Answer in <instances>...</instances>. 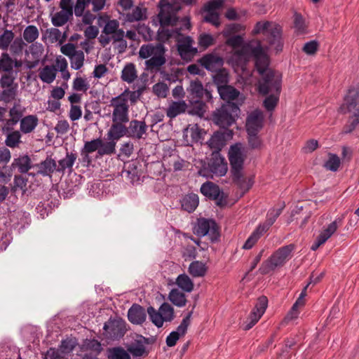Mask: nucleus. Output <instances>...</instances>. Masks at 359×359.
Listing matches in <instances>:
<instances>
[{
    "mask_svg": "<svg viewBox=\"0 0 359 359\" xmlns=\"http://www.w3.org/2000/svg\"><path fill=\"white\" fill-rule=\"evenodd\" d=\"M54 171H57V164L51 158H46L39 165V173L43 176H50Z\"/></svg>",
    "mask_w": 359,
    "mask_h": 359,
    "instance_id": "a19ab883",
    "label": "nucleus"
},
{
    "mask_svg": "<svg viewBox=\"0 0 359 359\" xmlns=\"http://www.w3.org/2000/svg\"><path fill=\"white\" fill-rule=\"evenodd\" d=\"M222 7V0H211L204 8V21L215 27L220 25L219 11Z\"/></svg>",
    "mask_w": 359,
    "mask_h": 359,
    "instance_id": "4468645a",
    "label": "nucleus"
},
{
    "mask_svg": "<svg viewBox=\"0 0 359 359\" xmlns=\"http://www.w3.org/2000/svg\"><path fill=\"white\" fill-rule=\"evenodd\" d=\"M201 192L206 197L216 200L219 205L225 203L223 193L221 192L219 187L211 182L203 183L201 187Z\"/></svg>",
    "mask_w": 359,
    "mask_h": 359,
    "instance_id": "412c9836",
    "label": "nucleus"
},
{
    "mask_svg": "<svg viewBox=\"0 0 359 359\" xmlns=\"http://www.w3.org/2000/svg\"><path fill=\"white\" fill-rule=\"evenodd\" d=\"M194 233L201 237L208 235L211 239L216 238L218 236L217 224L213 219H198L194 226Z\"/></svg>",
    "mask_w": 359,
    "mask_h": 359,
    "instance_id": "2eb2a0df",
    "label": "nucleus"
},
{
    "mask_svg": "<svg viewBox=\"0 0 359 359\" xmlns=\"http://www.w3.org/2000/svg\"><path fill=\"white\" fill-rule=\"evenodd\" d=\"M201 64L206 69L215 72L222 68L224 64L223 59L213 53L204 55L200 60Z\"/></svg>",
    "mask_w": 359,
    "mask_h": 359,
    "instance_id": "b1692460",
    "label": "nucleus"
},
{
    "mask_svg": "<svg viewBox=\"0 0 359 359\" xmlns=\"http://www.w3.org/2000/svg\"><path fill=\"white\" fill-rule=\"evenodd\" d=\"M239 111L235 103H226L214 114V121L222 128H227L235 122V116H238Z\"/></svg>",
    "mask_w": 359,
    "mask_h": 359,
    "instance_id": "6e6552de",
    "label": "nucleus"
},
{
    "mask_svg": "<svg viewBox=\"0 0 359 359\" xmlns=\"http://www.w3.org/2000/svg\"><path fill=\"white\" fill-rule=\"evenodd\" d=\"M187 109V104L185 101H172L167 107L165 113L168 117L173 118L180 114L184 113Z\"/></svg>",
    "mask_w": 359,
    "mask_h": 359,
    "instance_id": "2f4dec72",
    "label": "nucleus"
},
{
    "mask_svg": "<svg viewBox=\"0 0 359 359\" xmlns=\"http://www.w3.org/2000/svg\"><path fill=\"white\" fill-rule=\"evenodd\" d=\"M39 123V119L36 115H28L20 121V132L28 134L34 130Z\"/></svg>",
    "mask_w": 359,
    "mask_h": 359,
    "instance_id": "473e14b6",
    "label": "nucleus"
},
{
    "mask_svg": "<svg viewBox=\"0 0 359 359\" xmlns=\"http://www.w3.org/2000/svg\"><path fill=\"white\" fill-rule=\"evenodd\" d=\"M20 66V63L17 60L14 61L7 53H3L1 54L0 57V71L11 72L13 67H18Z\"/></svg>",
    "mask_w": 359,
    "mask_h": 359,
    "instance_id": "58836bf2",
    "label": "nucleus"
},
{
    "mask_svg": "<svg viewBox=\"0 0 359 359\" xmlns=\"http://www.w3.org/2000/svg\"><path fill=\"white\" fill-rule=\"evenodd\" d=\"M282 212V208H271L270 209L266 215V222L259 225V226L262 229V231H266L269 227L275 222L276 219L279 217Z\"/></svg>",
    "mask_w": 359,
    "mask_h": 359,
    "instance_id": "8fccbe9b",
    "label": "nucleus"
},
{
    "mask_svg": "<svg viewBox=\"0 0 359 359\" xmlns=\"http://www.w3.org/2000/svg\"><path fill=\"white\" fill-rule=\"evenodd\" d=\"M128 318L133 324H141L146 320V313L143 307L133 304L128 310Z\"/></svg>",
    "mask_w": 359,
    "mask_h": 359,
    "instance_id": "c756f323",
    "label": "nucleus"
},
{
    "mask_svg": "<svg viewBox=\"0 0 359 359\" xmlns=\"http://www.w3.org/2000/svg\"><path fill=\"white\" fill-rule=\"evenodd\" d=\"M282 33V27L272 21L257 22L252 31L253 35L262 34L264 40L269 44V47L276 53L283 50Z\"/></svg>",
    "mask_w": 359,
    "mask_h": 359,
    "instance_id": "7ed1b4c3",
    "label": "nucleus"
},
{
    "mask_svg": "<svg viewBox=\"0 0 359 359\" xmlns=\"http://www.w3.org/2000/svg\"><path fill=\"white\" fill-rule=\"evenodd\" d=\"M12 166L14 168H18L20 173H26L31 168V160L27 155L20 156L17 158H15Z\"/></svg>",
    "mask_w": 359,
    "mask_h": 359,
    "instance_id": "49530a36",
    "label": "nucleus"
},
{
    "mask_svg": "<svg viewBox=\"0 0 359 359\" xmlns=\"http://www.w3.org/2000/svg\"><path fill=\"white\" fill-rule=\"evenodd\" d=\"M43 53V46L41 43H34L29 46L25 52V63L28 69L36 67Z\"/></svg>",
    "mask_w": 359,
    "mask_h": 359,
    "instance_id": "a211bd4d",
    "label": "nucleus"
},
{
    "mask_svg": "<svg viewBox=\"0 0 359 359\" xmlns=\"http://www.w3.org/2000/svg\"><path fill=\"white\" fill-rule=\"evenodd\" d=\"M193 314V310L189 311L187 315L182 319L180 325L177 327L176 330L172 331L166 338V344L168 346H174L178 339L185 335L188 327L191 323V318Z\"/></svg>",
    "mask_w": 359,
    "mask_h": 359,
    "instance_id": "f3484780",
    "label": "nucleus"
},
{
    "mask_svg": "<svg viewBox=\"0 0 359 359\" xmlns=\"http://www.w3.org/2000/svg\"><path fill=\"white\" fill-rule=\"evenodd\" d=\"M250 41H248V43H250ZM226 43H227L229 46H230L233 47V48H238V47L241 46V49H239V50H236L233 52V56H232V57H233V60H234L237 63L241 64V65H243V64H245V63H246V62H241V61L239 60V59L235 56V54H236L237 52L240 51V50L242 49V48H243L245 45H246V44H247V43H245V44H243V37H242L241 36H240V35H236V36H233L230 37L229 39H227V41H226Z\"/></svg>",
    "mask_w": 359,
    "mask_h": 359,
    "instance_id": "de8ad7c7",
    "label": "nucleus"
},
{
    "mask_svg": "<svg viewBox=\"0 0 359 359\" xmlns=\"http://www.w3.org/2000/svg\"><path fill=\"white\" fill-rule=\"evenodd\" d=\"M14 39V33L6 29L0 35V48L6 50Z\"/></svg>",
    "mask_w": 359,
    "mask_h": 359,
    "instance_id": "052dcab7",
    "label": "nucleus"
},
{
    "mask_svg": "<svg viewBox=\"0 0 359 359\" xmlns=\"http://www.w3.org/2000/svg\"><path fill=\"white\" fill-rule=\"evenodd\" d=\"M280 93H269L263 102V105L267 111H273L276 107Z\"/></svg>",
    "mask_w": 359,
    "mask_h": 359,
    "instance_id": "13d9d810",
    "label": "nucleus"
},
{
    "mask_svg": "<svg viewBox=\"0 0 359 359\" xmlns=\"http://www.w3.org/2000/svg\"><path fill=\"white\" fill-rule=\"evenodd\" d=\"M359 124L358 118H353L348 116V120L343 128V133L348 134L353 132Z\"/></svg>",
    "mask_w": 359,
    "mask_h": 359,
    "instance_id": "774afa93",
    "label": "nucleus"
},
{
    "mask_svg": "<svg viewBox=\"0 0 359 359\" xmlns=\"http://www.w3.org/2000/svg\"><path fill=\"white\" fill-rule=\"evenodd\" d=\"M264 232L266 231H262L259 226L247 239L243 248L246 250L251 249Z\"/></svg>",
    "mask_w": 359,
    "mask_h": 359,
    "instance_id": "6e6d98bb",
    "label": "nucleus"
},
{
    "mask_svg": "<svg viewBox=\"0 0 359 359\" xmlns=\"http://www.w3.org/2000/svg\"><path fill=\"white\" fill-rule=\"evenodd\" d=\"M103 328L106 337L112 340L121 338L125 333L124 324L118 320H109L104 323Z\"/></svg>",
    "mask_w": 359,
    "mask_h": 359,
    "instance_id": "4be33fe9",
    "label": "nucleus"
},
{
    "mask_svg": "<svg viewBox=\"0 0 359 359\" xmlns=\"http://www.w3.org/2000/svg\"><path fill=\"white\" fill-rule=\"evenodd\" d=\"M122 123H113L107 134V142L114 143L115 150L116 142L127 133V128Z\"/></svg>",
    "mask_w": 359,
    "mask_h": 359,
    "instance_id": "bb28decb",
    "label": "nucleus"
},
{
    "mask_svg": "<svg viewBox=\"0 0 359 359\" xmlns=\"http://www.w3.org/2000/svg\"><path fill=\"white\" fill-rule=\"evenodd\" d=\"M159 13L158 18L161 25V28L158 32L163 29H168L167 27H172L171 29H175L177 27L179 18L177 13L181 9V6L177 1L170 3L168 0H161L158 4Z\"/></svg>",
    "mask_w": 359,
    "mask_h": 359,
    "instance_id": "39448f33",
    "label": "nucleus"
},
{
    "mask_svg": "<svg viewBox=\"0 0 359 359\" xmlns=\"http://www.w3.org/2000/svg\"><path fill=\"white\" fill-rule=\"evenodd\" d=\"M188 93V98L191 104L194 102H198L201 100L203 95H205L207 98H210V93L205 90L203 84L198 80L191 81L189 87L187 89Z\"/></svg>",
    "mask_w": 359,
    "mask_h": 359,
    "instance_id": "aec40b11",
    "label": "nucleus"
},
{
    "mask_svg": "<svg viewBox=\"0 0 359 359\" xmlns=\"http://www.w3.org/2000/svg\"><path fill=\"white\" fill-rule=\"evenodd\" d=\"M209 166L210 172L217 177L225 175L228 170L225 159L221 157L213 158Z\"/></svg>",
    "mask_w": 359,
    "mask_h": 359,
    "instance_id": "7c9ffc66",
    "label": "nucleus"
},
{
    "mask_svg": "<svg viewBox=\"0 0 359 359\" xmlns=\"http://www.w3.org/2000/svg\"><path fill=\"white\" fill-rule=\"evenodd\" d=\"M218 92L221 98L228 102L236 100L240 95V92L234 87L231 86H218Z\"/></svg>",
    "mask_w": 359,
    "mask_h": 359,
    "instance_id": "c9c22d12",
    "label": "nucleus"
},
{
    "mask_svg": "<svg viewBox=\"0 0 359 359\" xmlns=\"http://www.w3.org/2000/svg\"><path fill=\"white\" fill-rule=\"evenodd\" d=\"M184 137L189 142H197L201 138V130L197 124L190 125L184 130Z\"/></svg>",
    "mask_w": 359,
    "mask_h": 359,
    "instance_id": "4c0bfd02",
    "label": "nucleus"
},
{
    "mask_svg": "<svg viewBox=\"0 0 359 359\" xmlns=\"http://www.w3.org/2000/svg\"><path fill=\"white\" fill-rule=\"evenodd\" d=\"M165 48L162 43H147L140 46L138 55L145 59V68L148 71H157L166 62Z\"/></svg>",
    "mask_w": 359,
    "mask_h": 359,
    "instance_id": "20e7f679",
    "label": "nucleus"
},
{
    "mask_svg": "<svg viewBox=\"0 0 359 359\" xmlns=\"http://www.w3.org/2000/svg\"><path fill=\"white\" fill-rule=\"evenodd\" d=\"M264 123L263 112L256 109L248 114L246 120V130L248 134L258 133L262 128Z\"/></svg>",
    "mask_w": 359,
    "mask_h": 359,
    "instance_id": "6ab92c4d",
    "label": "nucleus"
},
{
    "mask_svg": "<svg viewBox=\"0 0 359 359\" xmlns=\"http://www.w3.org/2000/svg\"><path fill=\"white\" fill-rule=\"evenodd\" d=\"M57 72L54 65H46L39 69V78L42 82L50 84L55 81Z\"/></svg>",
    "mask_w": 359,
    "mask_h": 359,
    "instance_id": "72a5a7b5",
    "label": "nucleus"
},
{
    "mask_svg": "<svg viewBox=\"0 0 359 359\" xmlns=\"http://www.w3.org/2000/svg\"><path fill=\"white\" fill-rule=\"evenodd\" d=\"M225 135L222 132H215L208 141V146L215 151H220L225 145Z\"/></svg>",
    "mask_w": 359,
    "mask_h": 359,
    "instance_id": "37998d69",
    "label": "nucleus"
},
{
    "mask_svg": "<svg viewBox=\"0 0 359 359\" xmlns=\"http://www.w3.org/2000/svg\"><path fill=\"white\" fill-rule=\"evenodd\" d=\"M233 183L241 189L243 194L247 192L253 185V177H246L242 171L231 172Z\"/></svg>",
    "mask_w": 359,
    "mask_h": 359,
    "instance_id": "cd10ccee",
    "label": "nucleus"
},
{
    "mask_svg": "<svg viewBox=\"0 0 359 359\" xmlns=\"http://www.w3.org/2000/svg\"><path fill=\"white\" fill-rule=\"evenodd\" d=\"M247 156V148L241 143H236L229 148L228 157L231 165V172L242 171Z\"/></svg>",
    "mask_w": 359,
    "mask_h": 359,
    "instance_id": "f8f14e48",
    "label": "nucleus"
},
{
    "mask_svg": "<svg viewBox=\"0 0 359 359\" xmlns=\"http://www.w3.org/2000/svg\"><path fill=\"white\" fill-rule=\"evenodd\" d=\"M175 284L184 292H191L194 290V283L188 275L183 273L179 275L176 280Z\"/></svg>",
    "mask_w": 359,
    "mask_h": 359,
    "instance_id": "c03bdc74",
    "label": "nucleus"
},
{
    "mask_svg": "<svg viewBox=\"0 0 359 359\" xmlns=\"http://www.w3.org/2000/svg\"><path fill=\"white\" fill-rule=\"evenodd\" d=\"M61 11L55 13L51 19L52 24L55 27H61L66 24L69 18L72 16L73 11L71 7H65L63 1L60 3Z\"/></svg>",
    "mask_w": 359,
    "mask_h": 359,
    "instance_id": "393cba45",
    "label": "nucleus"
},
{
    "mask_svg": "<svg viewBox=\"0 0 359 359\" xmlns=\"http://www.w3.org/2000/svg\"><path fill=\"white\" fill-rule=\"evenodd\" d=\"M109 359H130V354L121 347L109 348L107 351Z\"/></svg>",
    "mask_w": 359,
    "mask_h": 359,
    "instance_id": "603ef678",
    "label": "nucleus"
},
{
    "mask_svg": "<svg viewBox=\"0 0 359 359\" xmlns=\"http://www.w3.org/2000/svg\"><path fill=\"white\" fill-rule=\"evenodd\" d=\"M215 42V38L212 35L207 33H202L198 36V45L204 49L212 45Z\"/></svg>",
    "mask_w": 359,
    "mask_h": 359,
    "instance_id": "69168bd1",
    "label": "nucleus"
},
{
    "mask_svg": "<svg viewBox=\"0 0 359 359\" xmlns=\"http://www.w3.org/2000/svg\"><path fill=\"white\" fill-rule=\"evenodd\" d=\"M268 305V299L266 297H260L257 299V302L252 311L249 318L245 323L243 329L245 330H249L251 329L260 319L262 315L264 313Z\"/></svg>",
    "mask_w": 359,
    "mask_h": 359,
    "instance_id": "dca6fc26",
    "label": "nucleus"
},
{
    "mask_svg": "<svg viewBox=\"0 0 359 359\" xmlns=\"http://www.w3.org/2000/svg\"><path fill=\"white\" fill-rule=\"evenodd\" d=\"M215 74L213 76V80L217 85L224 86L229 80V74L226 69L220 68L215 71Z\"/></svg>",
    "mask_w": 359,
    "mask_h": 359,
    "instance_id": "e2e57ef3",
    "label": "nucleus"
},
{
    "mask_svg": "<svg viewBox=\"0 0 359 359\" xmlns=\"http://www.w3.org/2000/svg\"><path fill=\"white\" fill-rule=\"evenodd\" d=\"M148 126L145 121L132 120L130 122L128 128H127V133L128 136L140 140L144 138V135H147Z\"/></svg>",
    "mask_w": 359,
    "mask_h": 359,
    "instance_id": "5701e85b",
    "label": "nucleus"
},
{
    "mask_svg": "<svg viewBox=\"0 0 359 359\" xmlns=\"http://www.w3.org/2000/svg\"><path fill=\"white\" fill-rule=\"evenodd\" d=\"M341 164L339 157L334 154L330 153L328 154V159L324 164V167L330 171L336 172L339 169Z\"/></svg>",
    "mask_w": 359,
    "mask_h": 359,
    "instance_id": "4d7b16f0",
    "label": "nucleus"
},
{
    "mask_svg": "<svg viewBox=\"0 0 359 359\" xmlns=\"http://www.w3.org/2000/svg\"><path fill=\"white\" fill-rule=\"evenodd\" d=\"M341 218H336L327 226L322 229L318 237L322 240L323 242L325 243L335 233L338 227L341 225Z\"/></svg>",
    "mask_w": 359,
    "mask_h": 359,
    "instance_id": "f704fd0d",
    "label": "nucleus"
},
{
    "mask_svg": "<svg viewBox=\"0 0 359 359\" xmlns=\"http://www.w3.org/2000/svg\"><path fill=\"white\" fill-rule=\"evenodd\" d=\"M20 138L21 134L20 131H12L7 135L5 143L8 147L15 148L20 142Z\"/></svg>",
    "mask_w": 359,
    "mask_h": 359,
    "instance_id": "680f3d73",
    "label": "nucleus"
},
{
    "mask_svg": "<svg viewBox=\"0 0 359 359\" xmlns=\"http://www.w3.org/2000/svg\"><path fill=\"white\" fill-rule=\"evenodd\" d=\"M147 339L138 336L137 339L128 346V352L135 358H140L146 353Z\"/></svg>",
    "mask_w": 359,
    "mask_h": 359,
    "instance_id": "c85d7f7f",
    "label": "nucleus"
},
{
    "mask_svg": "<svg viewBox=\"0 0 359 359\" xmlns=\"http://www.w3.org/2000/svg\"><path fill=\"white\" fill-rule=\"evenodd\" d=\"M293 249L294 247L292 245L279 248L267 261L262 263L259 268L260 273L267 274L276 268L283 266L291 257V252Z\"/></svg>",
    "mask_w": 359,
    "mask_h": 359,
    "instance_id": "423d86ee",
    "label": "nucleus"
},
{
    "mask_svg": "<svg viewBox=\"0 0 359 359\" xmlns=\"http://www.w3.org/2000/svg\"><path fill=\"white\" fill-rule=\"evenodd\" d=\"M294 28L297 35L304 34L306 32V25L304 18L299 13L294 14Z\"/></svg>",
    "mask_w": 359,
    "mask_h": 359,
    "instance_id": "5fc2aeb1",
    "label": "nucleus"
},
{
    "mask_svg": "<svg viewBox=\"0 0 359 359\" xmlns=\"http://www.w3.org/2000/svg\"><path fill=\"white\" fill-rule=\"evenodd\" d=\"M168 299L174 305L178 307H183L187 303L185 294L177 288L170 290Z\"/></svg>",
    "mask_w": 359,
    "mask_h": 359,
    "instance_id": "09e8293b",
    "label": "nucleus"
},
{
    "mask_svg": "<svg viewBox=\"0 0 359 359\" xmlns=\"http://www.w3.org/2000/svg\"><path fill=\"white\" fill-rule=\"evenodd\" d=\"M191 23L189 18H184L180 21V26L175 29H163L158 32V39L166 41L170 39L177 41V50L181 57L190 61L197 53V48L193 47L194 40L190 36H184L181 34L182 30H189Z\"/></svg>",
    "mask_w": 359,
    "mask_h": 359,
    "instance_id": "f03ea898",
    "label": "nucleus"
},
{
    "mask_svg": "<svg viewBox=\"0 0 359 359\" xmlns=\"http://www.w3.org/2000/svg\"><path fill=\"white\" fill-rule=\"evenodd\" d=\"M147 313L151 322L158 327H161L164 322H171L174 318V309L168 303L161 304L158 310L149 306Z\"/></svg>",
    "mask_w": 359,
    "mask_h": 359,
    "instance_id": "9b49d317",
    "label": "nucleus"
},
{
    "mask_svg": "<svg viewBox=\"0 0 359 359\" xmlns=\"http://www.w3.org/2000/svg\"><path fill=\"white\" fill-rule=\"evenodd\" d=\"M39 36V30L34 25L27 26L23 32V38L28 43H33Z\"/></svg>",
    "mask_w": 359,
    "mask_h": 359,
    "instance_id": "bf43d9fd",
    "label": "nucleus"
},
{
    "mask_svg": "<svg viewBox=\"0 0 359 359\" xmlns=\"http://www.w3.org/2000/svg\"><path fill=\"white\" fill-rule=\"evenodd\" d=\"M76 158L77 156L76 154L67 152L65 157L58 161L57 172H64L66 169L72 170Z\"/></svg>",
    "mask_w": 359,
    "mask_h": 359,
    "instance_id": "ea45409f",
    "label": "nucleus"
},
{
    "mask_svg": "<svg viewBox=\"0 0 359 359\" xmlns=\"http://www.w3.org/2000/svg\"><path fill=\"white\" fill-rule=\"evenodd\" d=\"M90 86L86 79L82 77H76L73 81V89L76 91L86 92L89 88Z\"/></svg>",
    "mask_w": 359,
    "mask_h": 359,
    "instance_id": "338daca9",
    "label": "nucleus"
},
{
    "mask_svg": "<svg viewBox=\"0 0 359 359\" xmlns=\"http://www.w3.org/2000/svg\"><path fill=\"white\" fill-rule=\"evenodd\" d=\"M110 106L114 108L111 116L113 123H126L128 122L129 104L126 92L113 97L111 100Z\"/></svg>",
    "mask_w": 359,
    "mask_h": 359,
    "instance_id": "1a4fd4ad",
    "label": "nucleus"
},
{
    "mask_svg": "<svg viewBox=\"0 0 359 359\" xmlns=\"http://www.w3.org/2000/svg\"><path fill=\"white\" fill-rule=\"evenodd\" d=\"M147 8L143 6H136L132 12L128 13L126 15V20L130 22L145 20L147 18Z\"/></svg>",
    "mask_w": 359,
    "mask_h": 359,
    "instance_id": "79ce46f5",
    "label": "nucleus"
},
{
    "mask_svg": "<svg viewBox=\"0 0 359 359\" xmlns=\"http://www.w3.org/2000/svg\"><path fill=\"white\" fill-rule=\"evenodd\" d=\"M340 110L343 114H348L351 117L359 118V91L357 89L348 90Z\"/></svg>",
    "mask_w": 359,
    "mask_h": 359,
    "instance_id": "ddd939ff",
    "label": "nucleus"
},
{
    "mask_svg": "<svg viewBox=\"0 0 359 359\" xmlns=\"http://www.w3.org/2000/svg\"><path fill=\"white\" fill-rule=\"evenodd\" d=\"M71 67L75 70L80 69L84 62L85 55L82 50H76L70 57Z\"/></svg>",
    "mask_w": 359,
    "mask_h": 359,
    "instance_id": "864d4df0",
    "label": "nucleus"
},
{
    "mask_svg": "<svg viewBox=\"0 0 359 359\" xmlns=\"http://www.w3.org/2000/svg\"><path fill=\"white\" fill-rule=\"evenodd\" d=\"M125 32L123 29H119V22L117 20H108L99 37L100 43L105 46L109 44L111 41H119L123 48L126 47V42L123 40Z\"/></svg>",
    "mask_w": 359,
    "mask_h": 359,
    "instance_id": "0eeeda50",
    "label": "nucleus"
},
{
    "mask_svg": "<svg viewBox=\"0 0 359 359\" xmlns=\"http://www.w3.org/2000/svg\"><path fill=\"white\" fill-rule=\"evenodd\" d=\"M137 78L135 65L133 63H128L121 72V79L128 83H131Z\"/></svg>",
    "mask_w": 359,
    "mask_h": 359,
    "instance_id": "a18cd8bd",
    "label": "nucleus"
},
{
    "mask_svg": "<svg viewBox=\"0 0 359 359\" xmlns=\"http://www.w3.org/2000/svg\"><path fill=\"white\" fill-rule=\"evenodd\" d=\"M97 151L100 156L115 154L114 144L112 142H104L102 139L96 138L86 141L81 149V155L88 158L90 154Z\"/></svg>",
    "mask_w": 359,
    "mask_h": 359,
    "instance_id": "9d476101",
    "label": "nucleus"
},
{
    "mask_svg": "<svg viewBox=\"0 0 359 359\" xmlns=\"http://www.w3.org/2000/svg\"><path fill=\"white\" fill-rule=\"evenodd\" d=\"M199 198L196 194H189L184 196L181 201V205L183 210L188 212H194L198 207Z\"/></svg>",
    "mask_w": 359,
    "mask_h": 359,
    "instance_id": "e433bc0d",
    "label": "nucleus"
},
{
    "mask_svg": "<svg viewBox=\"0 0 359 359\" xmlns=\"http://www.w3.org/2000/svg\"><path fill=\"white\" fill-rule=\"evenodd\" d=\"M154 93L159 97H166L169 91L168 85L163 82H158L152 87Z\"/></svg>",
    "mask_w": 359,
    "mask_h": 359,
    "instance_id": "0e129e2a",
    "label": "nucleus"
},
{
    "mask_svg": "<svg viewBox=\"0 0 359 359\" xmlns=\"http://www.w3.org/2000/svg\"><path fill=\"white\" fill-rule=\"evenodd\" d=\"M206 271L205 264L199 261L191 262L189 266V272L193 277H203L205 275Z\"/></svg>",
    "mask_w": 359,
    "mask_h": 359,
    "instance_id": "3c124183",
    "label": "nucleus"
},
{
    "mask_svg": "<svg viewBox=\"0 0 359 359\" xmlns=\"http://www.w3.org/2000/svg\"><path fill=\"white\" fill-rule=\"evenodd\" d=\"M25 112V107L20 102L14 103L13 106L9 110L10 118L6 121V127L10 128L15 126L21 120Z\"/></svg>",
    "mask_w": 359,
    "mask_h": 359,
    "instance_id": "a878e982",
    "label": "nucleus"
},
{
    "mask_svg": "<svg viewBox=\"0 0 359 359\" xmlns=\"http://www.w3.org/2000/svg\"><path fill=\"white\" fill-rule=\"evenodd\" d=\"M241 62H248L251 57L255 60V67L261 76L257 90L259 94L280 93L282 75L269 67V57L262 47L260 41L252 40L235 54Z\"/></svg>",
    "mask_w": 359,
    "mask_h": 359,
    "instance_id": "f257e3e1",
    "label": "nucleus"
}]
</instances>
